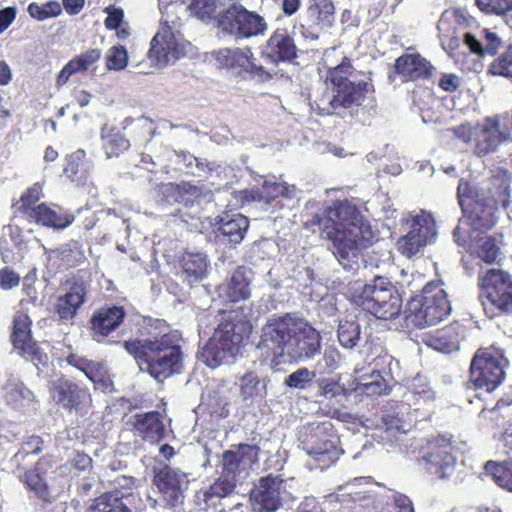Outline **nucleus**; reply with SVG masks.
<instances>
[{"label":"nucleus","instance_id":"obj_1","mask_svg":"<svg viewBox=\"0 0 512 512\" xmlns=\"http://www.w3.org/2000/svg\"><path fill=\"white\" fill-rule=\"evenodd\" d=\"M510 173L502 168L492 178L480 185L460 180L458 199L464 217L460 219L453 235L459 246L469 243L472 254L485 263H494L500 253L495 239L485 234L496 224L498 207L508 206Z\"/></svg>","mask_w":512,"mask_h":512},{"label":"nucleus","instance_id":"obj_2","mask_svg":"<svg viewBox=\"0 0 512 512\" xmlns=\"http://www.w3.org/2000/svg\"><path fill=\"white\" fill-rule=\"evenodd\" d=\"M257 347L273 366L307 362L320 354L321 336L307 321L288 313L268 319Z\"/></svg>","mask_w":512,"mask_h":512},{"label":"nucleus","instance_id":"obj_3","mask_svg":"<svg viewBox=\"0 0 512 512\" xmlns=\"http://www.w3.org/2000/svg\"><path fill=\"white\" fill-rule=\"evenodd\" d=\"M311 224L322 227L325 237L333 243V254L348 271L359 268L362 250L375 239V233L368 221L349 201L334 203L326 210L325 218L316 215Z\"/></svg>","mask_w":512,"mask_h":512},{"label":"nucleus","instance_id":"obj_4","mask_svg":"<svg viewBox=\"0 0 512 512\" xmlns=\"http://www.w3.org/2000/svg\"><path fill=\"white\" fill-rule=\"evenodd\" d=\"M326 84L330 92L322 95L317 100V105L322 113L344 116L346 111L350 113L363 106L367 93L372 85L366 80H356V71L347 57H341L336 67H332L326 78Z\"/></svg>","mask_w":512,"mask_h":512},{"label":"nucleus","instance_id":"obj_5","mask_svg":"<svg viewBox=\"0 0 512 512\" xmlns=\"http://www.w3.org/2000/svg\"><path fill=\"white\" fill-rule=\"evenodd\" d=\"M124 348L139 361L140 369L148 371L157 381L180 370L181 352L175 334H165L156 340L126 341Z\"/></svg>","mask_w":512,"mask_h":512},{"label":"nucleus","instance_id":"obj_6","mask_svg":"<svg viewBox=\"0 0 512 512\" xmlns=\"http://www.w3.org/2000/svg\"><path fill=\"white\" fill-rule=\"evenodd\" d=\"M299 447L308 455L309 469H325L337 461L343 450L331 421L313 422L299 431Z\"/></svg>","mask_w":512,"mask_h":512},{"label":"nucleus","instance_id":"obj_7","mask_svg":"<svg viewBox=\"0 0 512 512\" xmlns=\"http://www.w3.org/2000/svg\"><path fill=\"white\" fill-rule=\"evenodd\" d=\"M352 301L379 319H392L401 310L402 300L391 282L377 277L371 284L355 282L351 289Z\"/></svg>","mask_w":512,"mask_h":512},{"label":"nucleus","instance_id":"obj_8","mask_svg":"<svg viewBox=\"0 0 512 512\" xmlns=\"http://www.w3.org/2000/svg\"><path fill=\"white\" fill-rule=\"evenodd\" d=\"M408 319L416 327L433 326L443 321L451 312L445 290L435 283L427 284L421 295L409 303Z\"/></svg>","mask_w":512,"mask_h":512},{"label":"nucleus","instance_id":"obj_9","mask_svg":"<svg viewBox=\"0 0 512 512\" xmlns=\"http://www.w3.org/2000/svg\"><path fill=\"white\" fill-rule=\"evenodd\" d=\"M479 285V300L489 318L512 314V278L509 274L491 269L481 278Z\"/></svg>","mask_w":512,"mask_h":512},{"label":"nucleus","instance_id":"obj_10","mask_svg":"<svg viewBox=\"0 0 512 512\" xmlns=\"http://www.w3.org/2000/svg\"><path fill=\"white\" fill-rule=\"evenodd\" d=\"M452 132L458 140L471 145L473 153L478 157L495 152L506 139L500 130L499 120L495 117L461 123L454 127Z\"/></svg>","mask_w":512,"mask_h":512},{"label":"nucleus","instance_id":"obj_11","mask_svg":"<svg viewBox=\"0 0 512 512\" xmlns=\"http://www.w3.org/2000/svg\"><path fill=\"white\" fill-rule=\"evenodd\" d=\"M188 45L180 32V24L165 19L151 40L147 56L152 66L163 68L184 56Z\"/></svg>","mask_w":512,"mask_h":512},{"label":"nucleus","instance_id":"obj_12","mask_svg":"<svg viewBox=\"0 0 512 512\" xmlns=\"http://www.w3.org/2000/svg\"><path fill=\"white\" fill-rule=\"evenodd\" d=\"M506 359L494 348L479 349L471 363L470 380L476 388L493 391L504 379Z\"/></svg>","mask_w":512,"mask_h":512},{"label":"nucleus","instance_id":"obj_13","mask_svg":"<svg viewBox=\"0 0 512 512\" xmlns=\"http://www.w3.org/2000/svg\"><path fill=\"white\" fill-rule=\"evenodd\" d=\"M240 339V335L234 333V325L231 322L222 323L198 352V358L211 368L228 363L238 353Z\"/></svg>","mask_w":512,"mask_h":512},{"label":"nucleus","instance_id":"obj_14","mask_svg":"<svg viewBox=\"0 0 512 512\" xmlns=\"http://www.w3.org/2000/svg\"><path fill=\"white\" fill-rule=\"evenodd\" d=\"M291 483L292 480H284L279 476L262 478L250 495L253 511L275 512L282 505L292 502L295 496L291 491Z\"/></svg>","mask_w":512,"mask_h":512},{"label":"nucleus","instance_id":"obj_15","mask_svg":"<svg viewBox=\"0 0 512 512\" xmlns=\"http://www.w3.org/2000/svg\"><path fill=\"white\" fill-rule=\"evenodd\" d=\"M219 28L237 39L262 35L267 30L265 19L242 5L232 4L220 16Z\"/></svg>","mask_w":512,"mask_h":512},{"label":"nucleus","instance_id":"obj_16","mask_svg":"<svg viewBox=\"0 0 512 512\" xmlns=\"http://www.w3.org/2000/svg\"><path fill=\"white\" fill-rule=\"evenodd\" d=\"M187 475L178 469L165 467L159 470L154 477V484L161 494L159 500H154L153 505L164 507H176L183 502L184 491L188 487Z\"/></svg>","mask_w":512,"mask_h":512},{"label":"nucleus","instance_id":"obj_17","mask_svg":"<svg viewBox=\"0 0 512 512\" xmlns=\"http://www.w3.org/2000/svg\"><path fill=\"white\" fill-rule=\"evenodd\" d=\"M31 320L23 312H17L13 318L12 343L19 355L33 362L43 363L45 354L40 350L31 337Z\"/></svg>","mask_w":512,"mask_h":512},{"label":"nucleus","instance_id":"obj_18","mask_svg":"<svg viewBox=\"0 0 512 512\" xmlns=\"http://www.w3.org/2000/svg\"><path fill=\"white\" fill-rule=\"evenodd\" d=\"M215 59L219 65L237 74L246 72L261 79L268 76L264 68L254 62L252 53L248 48H223L216 52Z\"/></svg>","mask_w":512,"mask_h":512},{"label":"nucleus","instance_id":"obj_19","mask_svg":"<svg viewBox=\"0 0 512 512\" xmlns=\"http://www.w3.org/2000/svg\"><path fill=\"white\" fill-rule=\"evenodd\" d=\"M50 393L53 400L69 410H79L90 402V394L67 378L61 377L50 385Z\"/></svg>","mask_w":512,"mask_h":512},{"label":"nucleus","instance_id":"obj_20","mask_svg":"<svg viewBox=\"0 0 512 512\" xmlns=\"http://www.w3.org/2000/svg\"><path fill=\"white\" fill-rule=\"evenodd\" d=\"M452 447L448 440L441 439L440 443L430 445V450L422 457L425 468L439 478L449 475L455 465V458L451 453Z\"/></svg>","mask_w":512,"mask_h":512},{"label":"nucleus","instance_id":"obj_21","mask_svg":"<svg viewBox=\"0 0 512 512\" xmlns=\"http://www.w3.org/2000/svg\"><path fill=\"white\" fill-rule=\"evenodd\" d=\"M257 456L258 448L248 444H240L235 450L226 451L222 461L225 475L236 480L241 473L247 472Z\"/></svg>","mask_w":512,"mask_h":512},{"label":"nucleus","instance_id":"obj_22","mask_svg":"<svg viewBox=\"0 0 512 512\" xmlns=\"http://www.w3.org/2000/svg\"><path fill=\"white\" fill-rule=\"evenodd\" d=\"M125 317L122 307H102L96 310L91 318V330L93 339L102 342L112 331L117 329Z\"/></svg>","mask_w":512,"mask_h":512},{"label":"nucleus","instance_id":"obj_23","mask_svg":"<svg viewBox=\"0 0 512 512\" xmlns=\"http://www.w3.org/2000/svg\"><path fill=\"white\" fill-rule=\"evenodd\" d=\"M248 271L244 267L235 269L230 277L217 287V293L226 303H238L250 296Z\"/></svg>","mask_w":512,"mask_h":512},{"label":"nucleus","instance_id":"obj_24","mask_svg":"<svg viewBox=\"0 0 512 512\" xmlns=\"http://www.w3.org/2000/svg\"><path fill=\"white\" fill-rule=\"evenodd\" d=\"M379 484L374 482L370 477L354 478L352 481L339 486L335 494V498L339 501L353 502H374L375 488H379Z\"/></svg>","mask_w":512,"mask_h":512},{"label":"nucleus","instance_id":"obj_25","mask_svg":"<svg viewBox=\"0 0 512 512\" xmlns=\"http://www.w3.org/2000/svg\"><path fill=\"white\" fill-rule=\"evenodd\" d=\"M461 327L458 324L427 332L422 335V342L434 350L451 353L459 349Z\"/></svg>","mask_w":512,"mask_h":512},{"label":"nucleus","instance_id":"obj_26","mask_svg":"<svg viewBox=\"0 0 512 512\" xmlns=\"http://www.w3.org/2000/svg\"><path fill=\"white\" fill-rule=\"evenodd\" d=\"M395 72L405 81L428 77L433 66L418 53L404 54L394 64Z\"/></svg>","mask_w":512,"mask_h":512},{"label":"nucleus","instance_id":"obj_27","mask_svg":"<svg viewBox=\"0 0 512 512\" xmlns=\"http://www.w3.org/2000/svg\"><path fill=\"white\" fill-rule=\"evenodd\" d=\"M136 433L150 443H158L165 434V427L158 412L135 414L130 417Z\"/></svg>","mask_w":512,"mask_h":512},{"label":"nucleus","instance_id":"obj_28","mask_svg":"<svg viewBox=\"0 0 512 512\" xmlns=\"http://www.w3.org/2000/svg\"><path fill=\"white\" fill-rule=\"evenodd\" d=\"M68 364L82 371L86 377L92 381L96 387L104 390H112V380L106 367L100 363L90 361L76 354H71L67 358Z\"/></svg>","mask_w":512,"mask_h":512},{"label":"nucleus","instance_id":"obj_29","mask_svg":"<svg viewBox=\"0 0 512 512\" xmlns=\"http://www.w3.org/2000/svg\"><path fill=\"white\" fill-rule=\"evenodd\" d=\"M295 194V187L286 183L265 180L258 190H244L240 192L243 202H264L269 204L279 196L291 198Z\"/></svg>","mask_w":512,"mask_h":512},{"label":"nucleus","instance_id":"obj_30","mask_svg":"<svg viewBox=\"0 0 512 512\" xmlns=\"http://www.w3.org/2000/svg\"><path fill=\"white\" fill-rule=\"evenodd\" d=\"M29 218L37 224L50 227L56 230H62L70 226L74 221V216L68 212L55 210L45 203H40L29 212Z\"/></svg>","mask_w":512,"mask_h":512},{"label":"nucleus","instance_id":"obj_31","mask_svg":"<svg viewBox=\"0 0 512 512\" xmlns=\"http://www.w3.org/2000/svg\"><path fill=\"white\" fill-rule=\"evenodd\" d=\"M296 46L286 30H276L269 38L265 55L272 61L291 60L296 56Z\"/></svg>","mask_w":512,"mask_h":512},{"label":"nucleus","instance_id":"obj_32","mask_svg":"<svg viewBox=\"0 0 512 512\" xmlns=\"http://www.w3.org/2000/svg\"><path fill=\"white\" fill-rule=\"evenodd\" d=\"M182 277L189 285L202 281L208 272L207 256L201 252H185L181 261Z\"/></svg>","mask_w":512,"mask_h":512},{"label":"nucleus","instance_id":"obj_33","mask_svg":"<svg viewBox=\"0 0 512 512\" xmlns=\"http://www.w3.org/2000/svg\"><path fill=\"white\" fill-rule=\"evenodd\" d=\"M463 37L464 45L478 56L493 55L501 45V40L496 33L485 29L480 30L478 35L465 32Z\"/></svg>","mask_w":512,"mask_h":512},{"label":"nucleus","instance_id":"obj_34","mask_svg":"<svg viewBox=\"0 0 512 512\" xmlns=\"http://www.w3.org/2000/svg\"><path fill=\"white\" fill-rule=\"evenodd\" d=\"M438 37L442 48L452 53L460 47L461 42L464 43L463 34L459 35L455 26V16L450 10H445L437 25Z\"/></svg>","mask_w":512,"mask_h":512},{"label":"nucleus","instance_id":"obj_35","mask_svg":"<svg viewBox=\"0 0 512 512\" xmlns=\"http://www.w3.org/2000/svg\"><path fill=\"white\" fill-rule=\"evenodd\" d=\"M86 291L82 285H74L70 290L59 296L55 304V311L61 320H72L78 309L85 301Z\"/></svg>","mask_w":512,"mask_h":512},{"label":"nucleus","instance_id":"obj_36","mask_svg":"<svg viewBox=\"0 0 512 512\" xmlns=\"http://www.w3.org/2000/svg\"><path fill=\"white\" fill-rule=\"evenodd\" d=\"M220 231L233 244H239L249 227L248 218L242 214H225L217 222Z\"/></svg>","mask_w":512,"mask_h":512},{"label":"nucleus","instance_id":"obj_37","mask_svg":"<svg viewBox=\"0 0 512 512\" xmlns=\"http://www.w3.org/2000/svg\"><path fill=\"white\" fill-rule=\"evenodd\" d=\"M236 486V480L223 475L215 481L207 490L200 491L197 494L198 500L205 502V509L216 505V500L228 496L233 492Z\"/></svg>","mask_w":512,"mask_h":512},{"label":"nucleus","instance_id":"obj_38","mask_svg":"<svg viewBox=\"0 0 512 512\" xmlns=\"http://www.w3.org/2000/svg\"><path fill=\"white\" fill-rule=\"evenodd\" d=\"M101 138L107 158L118 156L130 146L129 141L125 138L121 130L114 126L105 125L102 129Z\"/></svg>","mask_w":512,"mask_h":512},{"label":"nucleus","instance_id":"obj_39","mask_svg":"<svg viewBox=\"0 0 512 512\" xmlns=\"http://www.w3.org/2000/svg\"><path fill=\"white\" fill-rule=\"evenodd\" d=\"M4 391L7 403L15 409L23 408L33 401V393L21 382L9 380Z\"/></svg>","mask_w":512,"mask_h":512},{"label":"nucleus","instance_id":"obj_40","mask_svg":"<svg viewBox=\"0 0 512 512\" xmlns=\"http://www.w3.org/2000/svg\"><path fill=\"white\" fill-rule=\"evenodd\" d=\"M409 232H415V236L419 237L421 240L423 236H429V238L426 239L427 243H434L437 237L435 218L431 213L421 211L413 217L411 230Z\"/></svg>","mask_w":512,"mask_h":512},{"label":"nucleus","instance_id":"obj_41","mask_svg":"<svg viewBox=\"0 0 512 512\" xmlns=\"http://www.w3.org/2000/svg\"><path fill=\"white\" fill-rule=\"evenodd\" d=\"M240 397L244 402H253L265 394L259 376L255 372H247L239 378Z\"/></svg>","mask_w":512,"mask_h":512},{"label":"nucleus","instance_id":"obj_42","mask_svg":"<svg viewBox=\"0 0 512 512\" xmlns=\"http://www.w3.org/2000/svg\"><path fill=\"white\" fill-rule=\"evenodd\" d=\"M485 471L500 487L512 492V459L500 463L489 461L485 464Z\"/></svg>","mask_w":512,"mask_h":512},{"label":"nucleus","instance_id":"obj_43","mask_svg":"<svg viewBox=\"0 0 512 512\" xmlns=\"http://www.w3.org/2000/svg\"><path fill=\"white\" fill-rule=\"evenodd\" d=\"M88 512H130L118 493H105L96 498Z\"/></svg>","mask_w":512,"mask_h":512},{"label":"nucleus","instance_id":"obj_44","mask_svg":"<svg viewBox=\"0 0 512 512\" xmlns=\"http://www.w3.org/2000/svg\"><path fill=\"white\" fill-rule=\"evenodd\" d=\"M334 10L330 0H311L308 15L317 24L330 26L334 21Z\"/></svg>","mask_w":512,"mask_h":512},{"label":"nucleus","instance_id":"obj_45","mask_svg":"<svg viewBox=\"0 0 512 512\" xmlns=\"http://www.w3.org/2000/svg\"><path fill=\"white\" fill-rule=\"evenodd\" d=\"M387 389V382L378 371H373L369 375L361 377L356 387L359 393L366 394L367 396L381 395Z\"/></svg>","mask_w":512,"mask_h":512},{"label":"nucleus","instance_id":"obj_46","mask_svg":"<svg viewBox=\"0 0 512 512\" xmlns=\"http://www.w3.org/2000/svg\"><path fill=\"white\" fill-rule=\"evenodd\" d=\"M44 466V462H38L33 470L28 471L25 474L24 482L27 487L33 490L40 498L49 501L51 498V493L44 478L41 476V472L43 471Z\"/></svg>","mask_w":512,"mask_h":512},{"label":"nucleus","instance_id":"obj_47","mask_svg":"<svg viewBox=\"0 0 512 512\" xmlns=\"http://www.w3.org/2000/svg\"><path fill=\"white\" fill-rule=\"evenodd\" d=\"M28 14L37 21H44L57 17L62 12V6L58 1H48L43 4L32 2L27 7Z\"/></svg>","mask_w":512,"mask_h":512},{"label":"nucleus","instance_id":"obj_48","mask_svg":"<svg viewBox=\"0 0 512 512\" xmlns=\"http://www.w3.org/2000/svg\"><path fill=\"white\" fill-rule=\"evenodd\" d=\"M415 235V232H408L397 242L398 250L406 257L410 258L414 255H417L423 250L425 246L430 245L426 240L429 238V236H423V239L421 240Z\"/></svg>","mask_w":512,"mask_h":512},{"label":"nucleus","instance_id":"obj_49","mask_svg":"<svg viewBox=\"0 0 512 512\" xmlns=\"http://www.w3.org/2000/svg\"><path fill=\"white\" fill-rule=\"evenodd\" d=\"M338 339L340 344L347 349L357 345L360 339V326L354 321H341L338 327Z\"/></svg>","mask_w":512,"mask_h":512},{"label":"nucleus","instance_id":"obj_50","mask_svg":"<svg viewBox=\"0 0 512 512\" xmlns=\"http://www.w3.org/2000/svg\"><path fill=\"white\" fill-rule=\"evenodd\" d=\"M222 0H193L189 5L192 15L202 21L212 19L218 8L223 6Z\"/></svg>","mask_w":512,"mask_h":512},{"label":"nucleus","instance_id":"obj_51","mask_svg":"<svg viewBox=\"0 0 512 512\" xmlns=\"http://www.w3.org/2000/svg\"><path fill=\"white\" fill-rule=\"evenodd\" d=\"M489 73L494 76L512 79V47L508 48L491 63Z\"/></svg>","mask_w":512,"mask_h":512},{"label":"nucleus","instance_id":"obj_52","mask_svg":"<svg viewBox=\"0 0 512 512\" xmlns=\"http://www.w3.org/2000/svg\"><path fill=\"white\" fill-rule=\"evenodd\" d=\"M42 196L43 191L41 184L35 183L22 194L18 202V210L29 216V212L38 205L37 202Z\"/></svg>","mask_w":512,"mask_h":512},{"label":"nucleus","instance_id":"obj_53","mask_svg":"<svg viewBox=\"0 0 512 512\" xmlns=\"http://www.w3.org/2000/svg\"><path fill=\"white\" fill-rule=\"evenodd\" d=\"M315 372L308 368H299L285 378L284 383L295 389H305L314 379Z\"/></svg>","mask_w":512,"mask_h":512},{"label":"nucleus","instance_id":"obj_54","mask_svg":"<svg viewBox=\"0 0 512 512\" xmlns=\"http://www.w3.org/2000/svg\"><path fill=\"white\" fill-rule=\"evenodd\" d=\"M128 54L123 46H113L107 51L106 65L109 70H122L127 66Z\"/></svg>","mask_w":512,"mask_h":512},{"label":"nucleus","instance_id":"obj_55","mask_svg":"<svg viewBox=\"0 0 512 512\" xmlns=\"http://www.w3.org/2000/svg\"><path fill=\"white\" fill-rule=\"evenodd\" d=\"M476 4L486 14L504 15L512 10V0H476Z\"/></svg>","mask_w":512,"mask_h":512},{"label":"nucleus","instance_id":"obj_56","mask_svg":"<svg viewBox=\"0 0 512 512\" xmlns=\"http://www.w3.org/2000/svg\"><path fill=\"white\" fill-rule=\"evenodd\" d=\"M411 393L417 400L431 401L434 399V391L429 386L425 377L417 375L409 385Z\"/></svg>","mask_w":512,"mask_h":512},{"label":"nucleus","instance_id":"obj_57","mask_svg":"<svg viewBox=\"0 0 512 512\" xmlns=\"http://www.w3.org/2000/svg\"><path fill=\"white\" fill-rule=\"evenodd\" d=\"M101 57V51L98 49H90L83 53H81L79 56L72 59L73 63L75 64L78 72H84L87 71L89 68H91Z\"/></svg>","mask_w":512,"mask_h":512},{"label":"nucleus","instance_id":"obj_58","mask_svg":"<svg viewBox=\"0 0 512 512\" xmlns=\"http://www.w3.org/2000/svg\"><path fill=\"white\" fill-rule=\"evenodd\" d=\"M317 383L320 394L326 398H333L337 395L343 394L344 392V388L335 380L319 379Z\"/></svg>","mask_w":512,"mask_h":512},{"label":"nucleus","instance_id":"obj_59","mask_svg":"<svg viewBox=\"0 0 512 512\" xmlns=\"http://www.w3.org/2000/svg\"><path fill=\"white\" fill-rule=\"evenodd\" d=\"M20 276L8 267L0 270V287L3 290H11L19 285Z\"/></svg>","mask_w":512,"mask_h":512},{"label":"nucleus","instance_id":"obj_60","mask_svg":"<svg viewBox=\"0 0 512 512\" xmlns=\"http://www.w3.org/2000/svg\"><path fill=\"white\" fill-rule=\"evenodd\" d=\"M107 13V18L105 20V26L108 29H118L122 25L124 12L120 8H116L113 6H109L104 10Z\"/></svg>","mask_w":512,"mask_h":512},{"label":"nucleus","instance_id":"obj_61","mask_svg":"<svg viewBox=\"0 0 512 512\" xmlns=\"http://www.w3.org/2000/svg\"><path fill=\"white\" fill-rule=\"evenodd\" d=\"M82 156H84L83 151H78L71 155L67 161V165L64 167V173L73 181L78 179L77 176L80 172V160Z\"/></svg>","mask_w":512,"mask_h":512},{"label":"nucleus","instance_id":"obj_62","mask_svg":"<svg viewBox=\"0 0 512 512\" xmlns=\"http://www.w3.org/2000/svg\"><path fill=\"white\" fill-rule=\"evenodd\" d=\"M450 12L454 13L455 26L459 35L464 34L466 32L464 30L473 22V19L461 9H450Z\"/></svg>","mask_w":512,"mask_h":512},{"label":"nucleus","instance_id":"obj_63","mask_svg":"<svg viewBox=\"0 0 512 512\" xmlns=\"http://www.w3.org/2000/svg\"><path fill=\"white\" fill-rule=\"evenodd\" d=\"M460 86V78L453 73L443 74L439 80V87L444 91L453 92Z\"/></svg>","mask_w":512,"mask_h":512},{"label":"nucleus","instance_id":"obj_64","mask_svg":"<svg viewBox=\"0 0 512 512\" xmlns=\"http://www.w3.org/2000/svg\"><path fill=\"white\" fill-rule=\"evenodd\" d=\"M341 57H345L338 49L331 48L325 51L323 55V62L328 69V73L331 72L332 67H336L341 61Z\"/></svg>","mask_w":512,"mask_h":512}]
</instances>
